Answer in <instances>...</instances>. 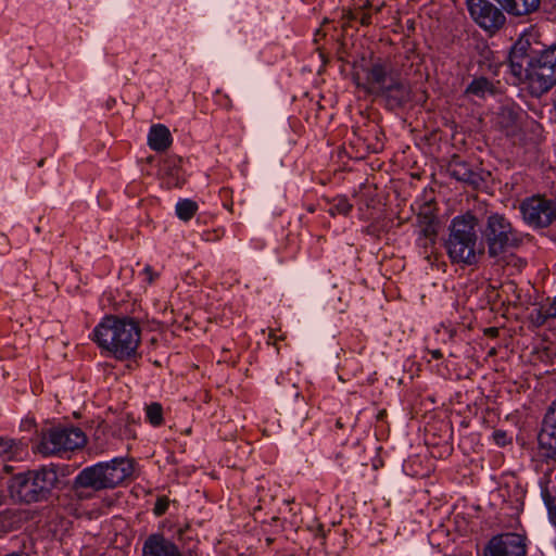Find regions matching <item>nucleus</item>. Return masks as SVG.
Here are the masks:
<instances>
[{
  "instance_id": "6e6552de",
  "label": "nucleus",
  "mask_w": 556,
  "mask_h": 556,
  "mask_svg": "<svg viewBox=\"0 0 556 556\" xmlns=\"http://www.w3.org/2000/svg\"><path fill=\"white\" fill-rule=\"evenodd\" d=\"M482 235L488 245V252L493 257L518 245L520 241L510 222L498 213H492L486 217Z\"/></svg>"
},
{
  "instance_id": "20e7f679",
  "label": "nucleus",
  "mask_w": 556,
  "mask_h": 556,
  "mask_svg": "<svg viewBox=\"0 0 556 556\" xmlns=\"http://www.w3.org/2000/svg\"><path fill=\"white\" fill-rule=\"evenodd\" d=\"M366 90L391 101L395 105H402L409 100V89L401 80L389 60L378 59L366 71Z\"/></svg>"
},
{
  "instance_id": "5701e85b",
  "label": "nucleus",
  "mask_w": 556,
  "mask_h": 556,
  "mask_svg": "<svg viewBox=\"0 0 556 556\" xmlns=\"http://www.w3.org/2000/svg\"><path fill=\"white\" fill-rule=\"evenodd\" d=\"M435 239V233L429 231L428 229H424L416 239V245L419 249V253L428 260L432 254Z\"/></svg>"
},
{
  "instance_id": "423d86ee",
  "label": "nucleus",
  "mask_w": 556,
  "mask_h": 556,
  "mask_svg": "<svg viewBox=\"0 0 556 556\" xmlns=\"http://www.w3.org/2000/svg\"><path fill=\"white\" fill-rule=\"evenodd\" d=\"M86 442V434L77 427H49L38 434L33 451L45 457L61 456L62 453L81 448Z\"/></svg>"
},
{
  "instance_id": "72a5a7b5",
  "label": "nucleus",
  "mask_w": 556,
  "mask_h": 556,
  "mask_svg": "<svg viewBox=\"0 0 556 556\" xmlns=\"http://www.w3.org/2000/svg\"><path fill=\"white\" fill-rule=\"evenodd\" d=\"M432 355H433V357L438 358V357H440V356H441V353H440V351H434V352L432 353Z\"/></svg>"
},
{
  "instance_id": "412c9836",
  "label": "nucleus",
  "mask_w": 556,
  "mask_h": 556,
  "mask_svg": "<svg viewBox=\"0 0 556 556\" xmlns=\"http://www.w3.org/2000/svg\"><path fill=\"white\" fill-rule=\"evenodd\" d=\"M451 175L459 180L471 186H479L481 177L473 172L465 162H454L450 165Z\"/></svg>"
},
{
  "instance_id": "cd10ccee",
  "label": "nucleus",
  "mask_w": 556,
  "mask_h": 556,
  "mask_svg": "<svg viewBox=\"0 0 556 556\" xmlns=\"http://www.w3.org/2000/svg\"><path fill=\"white\" fill-rule=\"evenodd\" d=\"M493 437H494L495 443L498 446H505L508 443L507 434L504 431H495Z\"/></svg>"
},
{
  "instance_id": "1a4fd4ad",
  "label": "nucleus",
  "mask_w": 556,
  "mask_h": 556,
  "mask_svg": "<svg viewBox=\"0 0 556 556\" xmlns=\"http://www.w3.org/2000/svg\"><path fill=\"white\" fill-rule=\"evenodd\" d=\"M466 5L472 21L488 33L497 31L506 22L505 11L489 0H466Z\"/></svg>"
},
{
  "instance_id": "aec40b11",
  "label": "nucleus",
  "mask_w": 556,
  "mask_h": 556,
  "mask_svg": "<svg viewBox=\"0 0 556 556\" xmlns=\"http://www.w3.org/2000/svg\"><path fill=\"white\" fill-rule=\"evenodd\" d=\"M494 84L483 76L475 77L465 89V94L479 99H484L488 96L494 94Z\"/></svg>"
},
{
  "instance_id": "9d476101",
  "label": "nucleus",
  "mask_w": 556,
  "mask_h": 556,
  "mask_svg": "<svg viewBox=\"0 0 556 556\" xmlns=\"http://www.w3.org/2000/svg\"><path fill=\"white\" fill-rule=\"evenodd\" d=\"M523 220L532 227H546L556 218V202L544 197L534 195L520 204Z\"/></svg>"
},
{
  "instance_id": "6ab92c4d",
  "label": "nucleus",
  "mask_w": 556,
  "mask_h": 556,
  "mask_svg": "<svg viewBox=\"0 0 556 556\" xmlns=\"http://www.w3.org/2000/svg\"><path fill=\"white\" fill-rule=\"evenodd\" d=\"M549 318H556V298L547 299L530 313V320L536 327L543 326Z\"/></svg>"
},
{
  "instance_id": "f257e3e1",
  "label": "nucleus",
  "mask_w": 556,
  "mask_h": 556,
  "mask_svg": "<svg viewBox=\"0 0 556 556\" xmlns=\"http://www.w3.org/2000/svg\"><path fill=\"white\" fill-rule=\"evenodd\" d=\"M90 338L104 353L123 362L137 355L141 329L134 318L106 315L93 328Z\"/></svg>"
},
{
  "instance_id": "b1692460",
  "label": "nucleus",
  "mask_w": 556,
  "mask_h": 556,
  "mask_svg": "<svg viewBox=\"0 0 556 556\" xmlns=\"http://www.w3.org/2000/svg\"><path fill=\"white\" fill-rule=\"evenodd\" d=\"M198 210V203L191 199H180L175 206L177 217L184 222L190 220Z\"/></svg>"
},
{
  "instance_id": "f8f14e48",
  "label": "nucleus",
  "mask_w": 556,
  "mask_h": 556,
  "mask_svg": "<svg viewBox=\"0 0 556 556\" xmlns=\"http://www.w3.org/2000/svg\"><path fill=\"white\" fill-rule=\"evenodd\" d=\"M141 556H185L180 547L163 532L149 534L142 543Z\"/></svg>"
},
{
  "instance_id": "7c9ffc66",
  "label": "nucleus",
  "mask_w": 556,
  "mask_h": 556,
  "mask_svg": "<svg viewBox=\"0 0 556 556\" xmlns=\"http://www.w3.org/2000/svg\"><path fill=\"white\" fill-rule=\"evenodd\" d=\"M175 175H176L175 179L173 181H168V184L170 186L179 187L184 184V180L180 178L178 170H176Z\"/></svg>"
},
{
  "instance_id": "393cba45",
  "label": "nucleus",
  "mask_w": 556,
  "mask_h": 556,
  "mask_svg": "<svg viewBox=\"0 0 556 556\" xmlns=\"http://www.w3.org/2000/svg\"><path fill=\"white\" fill-rule=\"evenodd\" d=\"M146 418L153 426L159 427L163 424V408L159 403H151L146 407Z\"/></svg>"
},
{
  "instance_id": "0eeeda50",
  "label": "nucleus",
  "mask_w": 556,
  "mask_h": 556,
  "mask_svg": "<svg viewBox=\"0 0 556 556\" xmlns=\"http://www.w3.org/2000/svg\"><path fill=\"white\" fill-rule=\"evenodd\" d=\"M56 482V471L43 466L38 470L15 475L12 478L11 490L20 501L34 503L46 498Z\"/></svg>"
},
{
  "instance_id": "9b49d317",
  "label": "nucleus",
  "mask_w": 556,
  "mask_h": 556,
  "mask_svg": "<svg viewBox=\"0 0 556 556\" xmlns=\"http://www.w3.org/2000/svg\"><path fill=\"white\" fill-rule=\"evenodd\" d=\"M525 539L517 533L496 535L488 543L484 556H526Z\"/></svg>"
},
{
  "instance_id": "4468645a",
  "label": "nucleus",
  "mask_w": 556,
  "mask_h": 556,
  "mask_svg": "<svg viewBox=\"0 0 556 556\" xmlns=\"http://www.w3.org/2000/svg\"><path fill=\"white\" fill-rule=\"evenodd\" d=\"M539 442L543 448L547 450L548 456H556V399L544 416Z\"/></svg>"
},
{
  "instance_id": "39448f33",
  "label": "nucleus",
  "mask_w": 556,
  "mask_h": 556,
  "mask_svg": "<svg viewBox=\"0 0 556 556\" xmlns=\"http://www.w3.org/2000/svg\"><path fill=\"white\" fill-rule=\"evenodd\" d=\"M522 74L523 81L530 93L540 97L556 84V46H552L527 59Z\"/></svg>"
},
{
  "instance_id": "2f4dec72",
  "label": "nucleus",
  "mask_w": 556,
  "mask_h": 556,
  "mask_svg": "<svg viewBox=\"0 0 556 556\" xmlns=\"http://www.w3.org/2000/svg\"><path fill=\"white\" fill-rule=\"evenodd\" d=\"M370 23V16L369 15H364L363 18H362V24L363 25H367Z\"/></svg>"
},
{
  "instance_id": "473e14b6",
  "label": "nucleus",
  "mask_w": 556,
  "mask_h": 556,
  "mask_svg": "<svg viewBox=\"0 0 556 556\" xmlns=\"http://www.w3.org/2000/svg\"><path fill=\"white\" fill-rule=\"evenodd\" d=\"M269 340H273L274 343L276 342V340H278V337H276L274 333H270L269 334Z\"/></svg>"
},
{
  "instance_id": "7ed1b4c3",
  "label": "nucleus",
  "mask_w": 556,
  "mask_h": 556,
  "mask_svg": "<svg viewBox=\"0 0 556 556\" xmlns=\"http://www.w3.org/2000/svg\"><path fill=\"white\" fill-rule=\"evenodd\" d=\"M132 471L134 466L130 459L114 457L80 470L74 479V486L93 491L114 489L129 478Z\"/></svg>"
},
{
  "instance_id": "a211bd4d",
  "label": "nucleus",
  "mask_w": 556,
  "mask_h": 556,
  "mask_svg": "<svg viewBox=\"0 0 556 556\" xmlns=\"http://www.w3.org/2000/svg\"><path fill=\"white\" fill-rule=\"evenodd\" d=\"M26 455L25 445L16 440L0 438V459L22 460Z\"/></svg>"
},
{
  "instance_id": "a878e982",
  "label": "nucleus",
  "mask_w": 556,
  "mask_h": 556,
  "mask_svg": "<svg viewBox=\"0 0 556 556\" xmlns=\"http://www.w3.org/2000/svg\"><path fill=\"white\" fill-rule=\"evenodd\" d=\"M544 503L547 507L549 521L556 527V501L552 498L545 491L542 492Z\"/></svg>"
},
{
  "instance_id": "bb28decb",
  "label": "nucleus",
  "mask_w": 556,
  "mask_h": 556,
  "mask_svg": "<svg viewBox=\"0 0 556 556\" xmlns=\"http://www.w3.org/2000/svg\"><path fill=\"white\" fill-rule=\"evenodd\" d=\"M169 506V500L166 496L159 497L153 507L155 516L160 517L166 513Z\"/></svg>"
},
{
  "instance_id": "ddd939ff",
  "label": "nucleus",
  "mask_w": 556,
  "mask_h": 556,
  "mask_svg": "<svg viewBox=\"0 0 556 556\" xmlns=\"http://www.w3.org/2000/svg\"><path fill=\"white\" fill-rule=\"evenodd\" d=\"M531 47V34H522L518 40L511 47L509 53V68L511 74L518 79L522 78L525 72V65H527V59L533 54H529Z\"/></svg>"
},
{
  "instance_id": "c85d7f7f",
  "label": "nucleus",
  "mask_w": 556,
  "mask_h": 556,
  "mask_svg": "<svg viewBox=\"0 0 556 556\" xmlns=\"http://www.w3.org/2000/svg\"><path fill=\"white\" fill-rule=\"evenodd\" d=\"M142 274L146 276V280L151 283L154 281V279L156 278V274L153 271L152 267L147 265L144 268H143V271Z\"/></svg>"
},
{
  "instance_id": "f3484780",
  "label": "nucleus",
  "mask_w": 556,
  "mask_h": 556,
  "mask_svg": "<svg viewBox=\"0 0 556 556\" xmlns=\"http://www.w3.org/2000/svg\"><path fill=\"white\" fill-rule=\"evenodd\" d=\"M172 140L169 129L162 124L153 125L149 130L148 144L154 151H165L170 146Z\"/></svg>"
},
{
  "instance_id": "dca6fc26",
  "label": "nucleus",
  "mask_w": 556,
  "mask_h": 556,
  "mask_svg": "<svg viewBox=\"0 0 556 556\" xmlns=\"http://www.w3.org/2000/svg\"><path fill=\"white\" fill-rule=\"evenodd\" d=\"M521 113L515 109L504 106L496 116V125L506 136H515L520 129Z\"/></svg>"
},
{
  "instance_id": "4be33fe9",
  "label": "nucleus",
  "mask_w": 556,
  "mask_h": 556,
  "mask_svg": "<svg viewBox=\"0 0 556 556\" xmlns=\"http://www.w3.org/2000/svg\"><path fill=\"white\" fill-rule=\"evenodd\" d=\"M353 208V204L345 195H337L332 199L327 200L326 211L331 216H348Z\"/></svg>"
},
{
  "instance_id": "c756f323",
  "label": "nucleus",
  "mask_w": 556,
  "mask_h": 556,
  "mask_svg": "<svg viewBox=\"0 0 556 556\" xmlns=\"http://www.w3.org/2000/svg\"><path fill=\"white\" fill-rule=\"evenodd\" d=\"M9 250L8 239L4 235L0 233V254Z\"/></svg>"
},
{
  "instance_id": "2eb2a0df",
  "label": "nucleus",
  "mask_w": 556,
  "mask_h": 556,
  "mask_svg": "<svg viewBox=\"0 0 556 556\" xmlns=\"http://www.w3.org/2000/svg\"><path fill=\"white\" fill-rule=\"evenodd\" d=\"M510 16L523 17L539 11L542 0H495Z\"/></svg>"
},
{
  "instance_id": "f03ea898",
  "label": "nucleus",
  "mask_w": 556,
  "mask_h": 556,
  "mask_svg": "<svg viewBox=\"0 0 556 556\" xmlns=\"http://www.w3.org/2000/svg\"><path fill=\"white\" fill-rule=\"evenodd\" d=\"M477 226V218L469 213L452 219L444 244L452 263L463 266L478 263L480 255L483 254V247L479 242Z\"/></svg>"
}]
</instances>
